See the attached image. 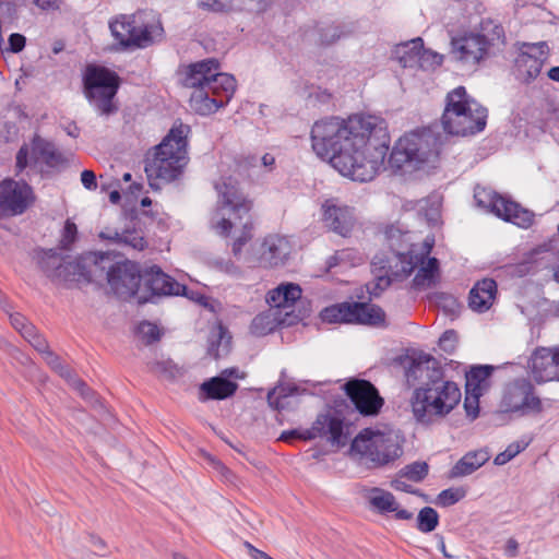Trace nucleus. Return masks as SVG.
Instances as JSON below:
<instances>
[{
	"label": "nucleus",
	"mask_w": 559,
	"mask_h": 559,
	"mask_svg": "<svg viewBox=\"0 0 559 559\" xmlns=\"http://www.w3.org/2000/svg\"><path fill=\"white\" fill-rule=\"evenodd\" d=\"M390 142L386 122L371 115L322 119L311 129L314 153L344 177L360 182L371 181L384 168Z\"/></svg>",
	"instance_id": "obj_1"
},
{
	"label": "nucleus",
	"mask_w": 559,
	"mask_h": 559,
	"mask_svg": "<svg viewBox=\"0 0 559 559\" xmlns=\"http://www.w3.org/2000/svg\"><path fill=\"white\" fill-rule=\"evenodd\" d=\"M405 376L407 384L416 386L409 402L420 424L429 425L445 417L461 401L457 384L444 379L440 362L428 354L413 357Z\"/></svg>",
	"instance_id": "obj_2"
},
{
	"label": "nucleus",
	"mask_w": 559,
	"mask_h": 559,
	"mask_svg": "<svg viewBox=\"0 0 559 559\" xmlns=\"http://www.w3.org/2000/svg\"><path fill=\"white\" fill-rule=\"evenodd\" d=\"M215 188L219 200L211 215L210 226L221 237H234L231 251L238 257L242 247L252 238V201L240 191L237 181L231 178L223 179Z\"/></svg>",
	"instance_id": "obj_3"
},
{
	"label": "nucleus",
	"mask_w": 559,
	"mask_h": 559,
	"mask_svg": "<svg viewBox=\"0 0 559 559\" xmlns=\"http://www.w3.org/2000/svg\"><path fill=\"white\" fill-rule=\"evenodd\" d=\"M182 84L193 90L190 107L203 116L228 104L236 91V80L230 74L219 72V63L214 58L189 64Z\"/></svg>",
	"instance_id": "obj_4"
},
{
	"label": "nucleus",
	"mask_w": 559,
	"mask_h": 559,
	"mask_svg": "<svg viewBox=\"0 0 559 559\" xmlns=\"http://www.w3.org/2000/svg\"><path fill=\"white\" fill-rule=\"evenodd\" d=\"M442 139V134L431 127L407 133L395 142L388 163L393 170L401 173L436 167L440 159Z\"/></svg>",
	"instance_id": "obj_5"
},
{
	"label": "nucleus",
	"mask_w": 559,
	"mask_h": 559,
	"mask_svg": "<svg viewBox=\"0 0 559 559\" xmlns=\"http://www.w3.org/2000/svg\"><path fill=\"white\" fill-rule=\"evenodd\" d=\"M189 132L188 124L175 126L155 146L153 156L147 157L144 169L152 188L158 189L160 182H171L182 174L188 164L187 136Z\"/></svg>",
	"instance_id": "obj_6"
},
{
	"label": "nucleus",
	"mask_w": 559,
	"mask_h": 559,
	"mask_svg": "<svg viewBox=\"0 0 559 559\" xmlns=\"http://www.w3.org/2000/svg\"><path fill=\"white\" fill-rule=\"evenodd\" d=\"M487 109L471 98L465 87L449 92L441 117L444 132L451 135H471L485 129Z\"/></svg>",
	"instance_id": "obj_7"
},
{
	"label": "nucleus",
	"mask_w": 559,
	"mask_h": 559,
	"mask_svg": "<svg viewBox=\"0 0 559 559\" xmlns=\"http://www.w3.org/2000/svg\"><path fill=\"white\" fill-rule=\"evenodd\" d=\"M504 43L503 27L492 20H485L478 32L452 38L451 52L463 64L475 67L500 51Z\"/></svg>",
	"instance_id": "obj_8"
},
{
	"label": "nucleus",
	"mask_w": 559,
	"mask_h": 559,
	"mask_svg": "<svg viewBox=\"0 0 559 559\" xmlns=\"http://www.w3.org/2000/svg\"><path fill=\"white\" fill-rule=\"evenodd\" d=\"M403 443L404 438L397 430L366 428L354 438L350 451L371 467H381L403 454Z\"/></svg>",
	"instance_id": "obj_9"
},
{
	"label": "nucleus",
	"mask_w": 559,
	"mask_h": 559,
	"mask_svg": "<svg viewBox=\"0 0 559 559\" xmlns=\"http://www.w3.org/2000/svg\"><path fill=\"white\" fill-rule=\"evenodd\" d=\"M109 28L124 47L146 48L162 40L164 28L152 11L140 10L133 14H121L109 23Z\"/></svg>",
	"instance_id": "obj_10"
},
{
	"label": "nucleus",
	"mask_w": 559,
	"mask_h": 559,
	"mask_svg": "<svg viewBox=\"0 0 559 559\" xmlns=\"http://www.w3.org/2000/svg\"><path fill=\"white\" fill-rule=\"evenodd\" d=\"M419 254L413 250L403 252L401 250H391L389 253L381 252L373 257L371 261V272L374 276L373 290H384L392 281H401L412 274L418 266ZM377 295L376 292H373Z\"/></svg>",
	"instance_id": "obj_11"
},
{
	"label": "nucleus",
	"mask_w": 559,
	"mask_h": 559,
	"mask_svg": "<svg viewBox=\"0 0 559 559\" xmlns=\"http://www.w3.org/2000/svg\"><path fill=\"white\" fill-rule=\"evenodd\" d=\"M119 84L120 79L114 71L104 67H87L84 75L85 96L100 115H110L117 111L114 98Z\"/></svg>",
	"instance_id": "obj_12"
},
{
	"label": "nucleus",
	"mask_w": 559,
	"mask_h": 559,
	"mask_svg": "<svg viewBox=\"0 0 559 559\" xmlns=\"http://www.w3.org/2000/svg\"><path fill=\"white\" fill-rule=\"evenodd\" d=\"M474 199L479 207L521 228H528L534 222L535 215L532 211L499 195L489 188L477 186L474 190Z\"/></svg>",
	"instance_id": "obj_13"
},
{
	"label": "nucleus",
	"mask_w": 559,
	"mask_h": 559,
	"mask_svg": "<svg viewBox=\"0 0 559 559\" xmlns=\"http://www.w3.org/2000/svg\"><path fill=\"white\" fill-rule=\"evenodd\" d=\"M501 408L503 412H520L522 415L540 413L542 402L534 394V388L528 381L518 380L507 386Z\"/></svg>",
	"instance_id": "obj_14"
},
{
	"label": "nucleus",
	"mask_w": 559,
	"mask_h": 559,
	"mask_svg": "<svg viewBox=\"0 0 559 559\" xmlns=\"http://www.w3.org/2000/svg\"><path fill=\"white\" fill-rule=\"evenodd\" d=\"M548 55L549 49L545 41L524 43L515 59L519 78L525 83L534 81L539 75Z\"/></svg>",
	"instance_id": "obj_15"
},
{
	"label": "nucleus",
	"mask_w": 559,
	"mask_h": 559,
	"mask_svg": "<svg viewBox=\"0 0 559 559\" xmlns=\"http://www.w3.org/2000/svg\"><path fill=\"white\" fill-rule=\"evenodd\" d=\"M344 420L340 414L329 409L317 416L312 426L304 431L301 436L304 440H312L316 438H325L334 445H345L347 436L344 432Z\"/></svg>",
	"instance_id": "obj_16"
},
{
	"label": "nucleus",
	"mask_w": 559,
	"mask_h": 559,
	"mask_svg": "<svg viewBox=\"0 0 559 559\" xmlns=\"http://www.w3.org/2000/svg\"><path fill=\"white\" fill-rule=\"evenodd\" d=\"M344 390L356 409L364 416H374L383 406V399L376 386L367 380H350L344 385Z\"/></svg>",
	"instance_id": "obj_17"
},
{
	"label": "nucleus",
	"mask_w": 559,
	"mask_h": 559,
	"mask_svg": "<svg viewBox=\"0 0 559 559\" xmlns=\"http://www.w3.org/2000/svg\"><path fill=\"white\" fill-rule=\"evenodd\" d=\"M32 201V189L11 179L0 183V218L22 214Z\"/></svg>",
	"instance_id": "obj_18"
},
{
	"label": "nucleus",
	"mask_w": 559,
	"mask_h": 559,
	"mask_svg": "<svg viewBox=\"0 0 559 559\" xmlns=\"http://www.w3.org/2000/svg\"><path fill=\"white\" fill-rule=\"evenodd\" d=\"M107 281L119 297H132L136 294L143 274L136 264L126 261L111 265L107 272Z\"/></svg>",
	"instance_id": "obj_19"
},
{
	"label": "nucleus",
	"mask_w": 559,
	"mask_h": 559,
	"mask_svg": "<svg viewBox=\"0 0 559 559\" xmlns=\"http://www.w3.org/2000/svg\"><path fill=\"white\" fill-rule=\"evenodd\" d=\"M292 243L287 237L281 235L266 236L259 250L258 261L260 266L272 269L284 265L292 253Z\"/></svg>",
	"instance_id": "obj_20"
},
{
	"label": "nucleus",
	"mask_w": 559,
	"mask_h": 559,
	"mask_svg": "<svg viewBox=\"0 0 559 559\" xmlns=\"http://www.w3.org/2000/svg\"><path fill=\"white\" fill-rule=\"evenodd\" d=\"M531 371L537 382L559 380V349L538 348L531 357Z\"/></svg>",
	"instance_id": "obj_21"
},
{
	"label": "nucleus",
	"mask_w": 559,
	"mask_h": 559,
	"mask_svg": "<svg viewBox=\"0 0 559 559\" xmlns=\"http://www.w3.org/2000/svg\"><path fill=\"white\" fill-rule=\"evenodd\" d=\"M322 207L325 226L343 237L348 236L355 225L354 210L347 205H337L333 201H326Z\"/></svg>",
	"instance_id": "obj_22"
},
{
	"label": "nucleus",
	"mask_w": 559,
	"mask_h": 559,
	"mask_svg": "<svg viewBox=\"0 0 559 559\" xmlns=\"http://www.w3.org/2000/svg\"><path fill=\"white\" fill-rule=\"evenodd\" d=\"M143 282L153 296L180 295L186 288L156 265L144 271Z\"/></svg>",
	"instance_id": "obj_23"
},
{
	"label": "nucleus",
	"mask_w": 559,
	"mask_h": 559,
	"mask_svg": "<svg viewBox=\"0 0 559 559\" xmlns=\"http://www.w3.org/2000/svg\"><path fill=\"white\" fill-rule=\"evenodd\" d=\"M496 294V282L491 278H484L471 289L468 305L474 311L485 312L492 306Z\"/></svg>",
	"instance_id": "obj_24"
},
{
	"label": "nucleus",
	"mask_w": 559,
	"mask_h": 559,
	"mask_svg": "<svg viewBox=\"0 0 559 559\" xmlns=\"http://www.w3.org/2000/svg\"><path fill=\"white\" fill-rule=\"evenodd\" d=\"M238 389L236 382L229 381L224 377H213L204 381L199 389V400H225L235 394Z\"/></svg>",
	"instance_id": "obj_25"
},
{
	"label": "nucleus",
	"mask_w": 559,
	"mask_h": 559,
	"mask_svg": "<svg viewBox=\"0 0 559 559\" xmlns=\"http://www.w3.org/2000/svg\"><path fill=\"white\" fill-rule=\"evenodd\" d=\"M99 237L133 251H142L147 247L143 233L136 229H126L122 233H118L115 229L106 228L99 233Z\"/></svg>",
	"instance_id": "obj_26"
},
{
	"label": "nucleus",
	"mask_w": 559,
	"mask_h": 559,
	"mask_svg": "<svg viewBox=\"0 0 559 559\" xmlns=\"http://www.w3.org/2000/svg\"><path fill=\"white\" fill-rule=\"evenodd\" d=\"M43 356L48 366H50V368L55 370L60 377L64 378L69 384L81 394L82 397L86 400L92 397L93 393L86 383L76 378L68 367L63 366L57 355L47 349Z\"/></svg>",
	"instance_id": "obj_27"
},
{
	"label": "nucleus",
	"mask_w": 559,
	"mask_h": 559,
	"mask_svg": "<svg viewBox=\"0 0 559 559\" xmlns=\"http://www.w3.org/2000/svg\"><path fill=\"white\" fill-rule=\"evenodd\" d=\"M350 323L378 325L384 321L383 310L368 302H350Z\"/></svg>",
	"instance_id": "obj_28"
},
{
	"label": "nucleus",
	"mask_w": 559,
	"mask_h": 559,
	"mask_svg": "<svg viewBox=\"0 0 559 559\" xmlns=\"http://www.w3.org/2000/svg\"><path fill=\"white\" fill-rule=\"evenodd\" d=\"M489 457V453L485 450L468 452L452 467L450 476L456 478L471 475L481 467Z\"/></svg>",
	"instance_id": "obj_29"
},
{
	"label": "nucleus",
	"mask_w": 559,
	"mask_h": 559,
	"mask_svg": "<svg viewBox=\"0 0 559 559\" xmlns=\"http://www.w3.org/2000/svg\"><path fill=\"white\" fill-rule=\"evenodd\" d=\"M301 297V288L294 283L282 284L267 295V301L275 308H289Z\"/></svg>",
	"instance_id": "obj_30"
},
{
	"label": "nucleus",
	"mask_w": 559,
	"mask_h": 559,
	"mask_svg": "<svg viewBox=\"0 0 559 559\" xmlns=\"http://www.w3.org/2000/svg\"><path fill=\"white\" fill-rule=\"evenodd\" d=\"M420 265L417 274L413 280V286L416 289H425L436 285L439 275V261L436 258H428L424 261V254H419Z\"/></svg>",
	"instance_id": "obj_31"
},
{
	"label": "nucleus",
	"mask_w": 559,
	"mask_h": 559,
	"mask_svg": "<svg viewBox=\"0 0 559 559\" xmlns=\"http://www.w3.org/2000/svg\"><path fill=\"white\" fill-rule=\"evenodd\" d=\"M423 39L416 37L412 40L396 45L394 57L403 68L416 69L419 58Z\"/></svg>",
	"instance_id": "obj_32"
},
{
	"label": "nucleus",
	"mask_w": 559,
	"mask_h": 559,
	"mask_svg": "<svg viewBox=\"0 0 559 559\" xmlns=\"http://www.w3.org/2000/svg\"><path fill=\"white\" fill-rule=\"evenodd\" d=\"M231 348V336L226 328L217 325L211 330L207 353L218 359L228 355Z\"/></svg>",
	"instance_id": "obj_33"
},
{
	"label": "nucleus",
	"mask_w": 559,
	"mask_h": 559,
	"mask_svg": "<svg viewBox=\"0 0 559 559\" xmlns=\"http://www.w3.org/2000/svg\"><path fill=\"white\" fill-rule=\"evenodd\" d=\"M365 498L368 500L370 507L379 513H388L392 510H396L395 497L384 489L378 487L366 489Z\"/></svg>",
	"instance_id": "obj_34"
},
{
	"label": "nucleus",
	"mask_w": 559,
	"mask_h": 559,
	"mask_svg": "<svg viewBox=\"0 0 559 559\" xmlns=\"http://www.w3.org/2000/svg\"><path fill=\"white\" fill-rule=\"evenodd\" d=\"M82 280H90L88 272L86 271L84 264L80 260L71 259L69 255H67L62 266L57 273V281L80 282Z\"/></svg>",
	"instance_id": "obj_35"
},
{
	"label": "nucleus",
	"mask_w": 559,
	"mask_h": 559,
	"mask_svg": "<svg viewBox=\"0 0 559 559\" xmlns=\"http://www.w3.org/2000/svg\"><path fill=\"white\" fill-rule=\"evenodd\" d=\"M493 371L489 365L475 366L466 373V388L474 392H484Z\"/></svg>",
	"instance_id": "obj_36"
},
{
	"label": "nucleus",
	"mask_w": 559,
	"mask_h": 559,
	"mask_svg": "<svg viewBox=\"0 0 559 559\" xmlns=\"http://www.w3.org/2000/svg\"><path fill=\"white\" fill-rule=\"evenodd\" d=\"M66 257H62L57 250L49 249L43 250L38 254V264L41 271L50 278L57 280L59 272Z\"/></svg>",
	"instance_id": "obj_37"
},
{
	"label": "nucleus",
	"mask_w": 559,
	"mask_h": 559,
	"mask_svg": "<svg viewBox=\"0 0 559 559\" xmlns=\"http://www.w3.org/2000/svg\"><path fill=\"white\" fill-rule=\"evenodd\" d=\"M235 0H199V7L212 12H226L228 11ZM242 5L260 10L267 2V0H240Z\"/></svg>",
	"instance_id": "obj_38"
},
{
	"label": "nucleus",
	"mask_w": 559,
	"mask_h": 559,
	"mask_svg": "<svg viewBox=\"0 0 559 559\" xmlns=\"http://www.w3.org/2000/svg\"><path fill=\"white\" fill-rule=\"evenodd\" d=\"M350 302L336 304L324 308L320 317L322 321L328 323H350Z\"/></svg>",
	"instance_id": "obj_39"
},
{
	"label": "nucleus",
	"mask_w": 559,
	"mask_h": 559,
	"mask_svg": "<svg viewBox=\"0 0 559 559\" xmlns=\"http://www.w3.org/2000/svg\"><path fill=\"white\" fill-rule=\"evenodd\" d=\"M295 386L278 385L267 393V403L274 409H283L287 406L286 400L296 393Z\"/></svg>",
	"instance_id": "obj_40"
},
{
	"label": "nucleus",
	"mask_w": 559,
	"mask_h": 559,
	"mask_svg": "<svg viewBox=\"0 0 559 559\" xmlns=\"http://www.w3.org/2000/svg\"><path fill=\"white\" fill-rule=\"evenodd\" d=\"M439 524V514L431 507H424L417 515L416 527L421 533H430L436 530Z\"/></svg>",
	"instance_id": "obj_41"
},
{
	"label": "nucleus",
	"mask_w": 559,
	"mask_h": 559,
	"mask_svg": "<svg viewBox=\"0 0 559 559\" xmlns=\"http://www.w3.org/2000/svg\"><path fill=\"white\" fill-rule=\"evenodd\" d=\"M39 158L49 167H60L66 163L64 157L51 143L43 142L37 145Z\"/></svg>",
	"instance_id": "obj_42"
},
{
	"label": "nucleus",
	"mask_w": 559,
	"mask_h": 559,
	"mask_svg": "<svg viewBox=\"0 0 559 559\" xmlns=\"http://www.w3.org/2000/svg\"><path fill=\"white\" fill-rule=\"evenodd\" d=\"M275 319L271 313L262 312L257 314L250 325V331L257 336L271 333L275 329Z\"/></svg>",
	"instance_id": "obj_43"
},
{
	"label": "nucleus",
	"mask_w": 559,
	"mask_h": 559,
	"mask_svg": "<svg viewBox=\"0 0 559 559\" xmlns=\"http://www.w3.org/2000/svg\"><path fill=\"white\" fill-rule=\"evenodd\" d=\"M429 466L426 462H414L404 466L399 473L414 483H419L428 475Z\"/></svg>",
	"instance_id": "obj_44"
},
{
	"label": "nucleus",
	"mask_w": 559,
	"mask_h": 559,
	"mask_svg": "<svg viewBox=\"0 0 559 559\" xmlns=\"http://www.w3.org/2000/svg\"><path fill=\"white\" fill-rule=\"evenodd\" d=\"M417 68L424 71L435 70L437 67L441 66L443 61V57L430 49H425L424 45L420 48L419 58Z\"/></svg>",
	"instance_id": "obj_45"
},
{
	"label": "nucleus",
	"mask_w": 559,
	"mask_h": 559,
	"mask_svg": "<svg viewBox=\"0 0 559 559\" xmlns=\"http://www.w3.org/2000/svg\"><path fill=\"white\" fill-rule=\"evenodd\" d=\"M242 165L248 169L263 168L269 173L275 167V157L270 153H265L261 158L248 156L243 158Z\"/></svg>",
	"instance_id": "obj_46"
},
{
	"label": "nucleus",
	"mask_w": 559,
	"mask_h": 559,
	"mask_svg": "<svg viewBox=\"0 0 559 559\" xmlns=\"http://www.w3.org/2000/svg\"><path fill=\"white\" fill-rule=\"evenodd\" d=\"M211 266L218 272L225 273L231 277L240 278L242 272L230 259L217 258L210 262Z\"/></svg>",
	"instance_id": "obj_47"
},
{
	"label": "nucleus",
	"mask_w": 559,
	"mask_h": 559,
	"mask_svg": "<svg viewBox=\"0 0 559 559\" xmlns=\"http://www.w3.org/2000/svg\"><path fill=\"white\" fill-rule=\"evenodd\" d=\"M526 447V442H513L509 444L503 452L496 455L493 463L496 465H504L523 450H525Z\"/></svg>",
	"instance_id": "obj_48"
},
{
	"label": "nucleus",
	"mask_w": 559,
	"mask_h": 559,
	"mask_svg": "<svg viewBox=\"0 0 559 559\" xmlns=\"http://www.w3.org/2000/svg\"><path fill=\"white\" fill-rule=\"evenodd\" d=\"M465 496V491L460 488H449L442 490L437 497V503L442 507L455 504Z\"/></svg>",
	"instance_id": "obj_49"
},
{
	"label": "nucleus",
	"mask_w": 559,
	"mask_h": 559,
	"mask_svg": "<svg viewBox=\"0 0 559 559\" xmlns=\"http://www.w3.org/2000/svg\"><path fill=\"white\" fill-rule=\"evenodd\" d=\"M483 392H474L466 388V395L464 399V408L471 419H475L479 413V397Z\"/></svg>",
	"instance_id": "obj_50"
},
{
	"label": "nucleus",
	"mask_w": 559,
	"mask_h": 559,
	"mask_svg": "<svg viewBox=\"0 0 559 559\" xmlns=\"http://www.w3.org/2000/svg\"><path fill=\"white\" fill-rule=\"evenodd\" d=\"M436 300L439 307H441L444 312L449 314H456L460 310V304L457 299L445 293H440L436 295Z\"/></svg>",
	"instance_id": "obj_51"
},
{
	"label": "nucleus",
	"mask_w": 559,
	"mask_h": 559,
	"mask_svg": "<svg viewBox=\"0 0 559 559\" xmlns=\"http://www.w3.org/2000/svg\"><path fill=\"white\" fill-rule=\"evenodd\" d=\"M139 334L142 336L146 344H152L159 340L160 333L157 325L151 322H142L138 328Z\"/></svg>",
	"instance_id": "obj_52"
},
{
	"label": "nucleus",
	"mask_w": 559,
	"mask_h": 559,
	"mask_svg": "<svg viewBox=\"0 0 559 559\" xmlns=\"http://www.w3.org/2000/svg\"><path fill=\"white\" fill-rule=\"evenodd\" d=\"M345 35L341 26L330 25L321 31L320 40L323 45H331Z\"/></svg>",
	"instance_id": "obj_53"
},
{
	"label": "nucleus",
	"mask_w": 559,
	"mask_h": 559,
	"mask_svg": "<svg viewBox=\"0 0 559 559\" xmlns=\"http://www.w3.org/2000/svg\"><path fill=\"white\" fill-rule=\"evenodd\" d=\"M405 235L406 234H403L402 230L395 226H390L386 228L385 237L389 241V247L391 248V250L403 249V242L405 241L404 240Z\"/></svg>",
	"instance_id": "obj_54"
},
{
	"label": "nucleus",
	"mask_w": 559,
	"mask_h": 559,
	"mask_svg": "<svg viewBox=\"0 0 559 559\" xmlns=\"http://www.w3.org/2000/svg\"><path fill=\"white\" fill-rule=\"evenodd\" d=\"M78 234L76 225L71 222L70 219H67L63 231H62V238H61V247L63 249H69L70 246L75 241Z\"/></svg>",
	"instance_id": "obj_55"
},
{
	"label": "nucleus",
	"mask_w": 559,
	"mask_h": 559,
	"mask_svg": "<svg viewBox=\"0 0 559 559\" xmlns=\"http://www.w3.org/2000/svg\"><path fill=\"white\" fill-rule=\"evenodd\" d=\"M456 342H457V335H456L455 331L448 330L440 336L439 347L443 352L451 354L454 352V349L456 347Z\"/></svg>",
	"instance_id": "obj_56"
},
{
	"label": "nucleus",
	"mask_w": 559,
	"mask_h": 559,
	"mask_svg": "<svg viewBox=\"0 0 559 559\" xmlns=\"http://www.w3.org/2000/svg\"><path fill=\"white\" fill-rule=\"evenodd\" d=\"M25 37L21 34L13 33L9 37V46L10 50L14 53H17L23 50L25 47Z\"/></svg>",
	"instance_id": "obj_57"
},
{
	"label": "nucleus",
	"mask_w": 559,
	"mask_h": 559,
	"mask_svg": "<svg viewBox=\"0 0 559 559\" xmlns=\"http://www.w3.org/2000/svg\"><path fill=\"white\" fill-rule=\"evenodd\" d=\"M81 181L88 190H95L97 188L96 176L92 170H83L81 174Z\"/></svg>",
	"instance_id": "obj_58"
},
{
	"label": "nucleus",
	"mask_w": 559,
	"mask_h": 559,
	"mask_svg": "<svg viewBox=\"0 0 559 559\" xmlns=\"http://www.w3.org/2000/svg\"><path fill=\"white\" fill-rule=\"evenodd\" d=\"M28 343L41 355L49 349V346L46 342V340L37 334L34 338H28Z\"/></svg>",
	"instance_id": "obj_59"
},
{
	"label": "nucleus",
	"mask_w": 559,
	"mask_h": 559,
	"mask_svg": "<svg viewBox=\"0 0 559 559\" xmlns=\"http://www.w3.org/2000/svg\"><path fill=\"white\" fill-rule=\"evenodd\" d=\"M404 477H401L399 475L397 478L393 479L391 481V487L399 491H404L408 493H414V489L411 485H408L405 480H403Z\"/></svg>",
	"instance_id": "obj_60"
},
{
	"label": "nucleus",
	"mask_w": 559,
	"mask_h": 559,
	"mask_svg": "<svg viewBox=\"0 0 559 559\" xmlns=\"http://www.w3.org/2000/svg\"><path fill=\"white\" fill-rule=\"evenodd\" d=\"M34 3L41 10H58L62 0H33Z\"/></svg>",
	"instance_id": "obj_61"
},
{
	"label": "nucleus",
	"mask_w": 559,
	"mask_h": 559,
	"mask_svg": "<svg viewBox=\"0 0 559 559\" xmlns=\"http://www.w3.org/2000/svg\"><path fill=\"white\" fill-rule=\"evenodd\" d=\"M12 326L17 330L20 333L28 325L27 320L20 313L10 316Z\"/></svg>",
	"instance_id": "obj_62"
},
{
	"label": "nucleus",
	"mask_w": 559,
	"mask_h": 559,
	"mask_svg": "<svg viewBox=\"0 0 559 559\" xmlns=\"http://www.w3.org/2000/svg\"><path fill=\"white\" fill-rule=\"evenodd\" d=\"M90 542H91V545L94 548L95 552H97V554H99L102 556L105 555L106 544H105V542L100 537L92 535L90 537Z\"/></svg>",
	"instance_id": "obj_63"
},
{
	"label": "nucleus",
	"mask_w": 559,
	"mask_h": 559,
	"mask_svg": "<svg viewBox=\"0 0 559 559\" xmlns=\"http://www.w3.org/2000/svg\"><path fill=\"white\" fill-rule=\"evenodd\" d=\"M506 555L515 557L519 554V543L514 538H509L504 547Z\"/></svg>",
	"instance_id": "obj_64"
}]
</instances>
